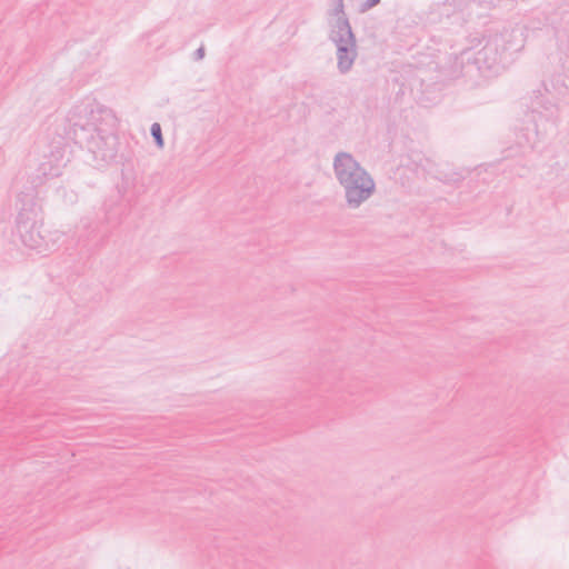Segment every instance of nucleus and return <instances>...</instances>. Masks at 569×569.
I'll use <instances>...</instances> for the list:
<instances>
[{
  "mask_svg": "<svg viewBox=\"0 0 569 569\" xmlns=\"http://www.w3.org/2000/svg\"><path fill=\"white\" fill-rule=\"evenodd\" d=\"M336 170L341 183L347 189L349 202L359 203L371 193L373 189L372 180L350 156H339L336 161Z\"/></svg>",
  "mask_w": 569,
  "mask_h": 569,
  "instance_id": "f257e3e1",
  "label": "nucleus"
},
{
  "mask_svg": "<svg viewBox=\"0 0 569 569\" xmlns=\"http://www.w3.org/2000/svg\"><path fill=\"white\" fill-rule=\"evenodd\" d=\"M151 133L154 137L157 143L161 147L163 144L161 128L159 123H153L151 127Z\"/></svg>",
  "mask_w": 569,
  "mask_h": 569,
  "instance_id": "f03ea898",
  "label": "nucleus"
}]
</instances>
